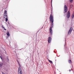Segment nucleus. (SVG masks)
<instances>
[{
    "label": "nucleus",
    "mask_w": 74,
    "mask_h": 74,
    "mask_svg": "<svg viewBox=\"0 0 74 74\" xmlns=\"http://www.w3.org/2000/svg\"><path fill=\"white\" fill-rule=\"evenodd\" d=\"M49 62H50V63H53V62H52V61H51L49 60H48Z\"/></svg>",
    "instance_id": "9d476101"
},
{
    "label": "nucleus",
    "mask_w": 74,
    "mask_h": 74,
    "mask_svg": "<svg viewBox=\"0 0 74 74\" xmlns=\"http://www.w3.org/2000/svg\"><path fill=\"white\" fill-rule=\"evenodd\" d=\"M50 21L52 23V26L53 25V16L52 15V13L51 12V14H50V17H49Z\"/></svg>",
    "instance_id": "f03ea898"
},
{
    "label": "nucleus",
    "mask_w": 74,
    "mask_h": 74,
    "mask_svg": "<svg viewBox=\"0 0 74 74\" xmlns=\"http://www.w3.org/2000/svg\"><path fill=\"white\" fill-rule=\"evenodd\" d=\"M52 40V38L51 37H49L48 38V42L49 43L51 42V40Z\"/></svg>",
    "instance_id": "0eeeda50"
},
{
    "label": "nucleus",
    "mask_w": 74,
    "mask_h": 74,
    "mask_svg": "<svg viewBox=\"0 0 74 74\" xmlns=\"http://www.w3.org/2000/svg\"><path fill=\"white\" fill-rule=\"evenodd\" d=\"M69 71L70 72V71H71V70H70V69L69 70Z\"/></svg>",
    "instance_id": "dca6fc26"
},
{
    "label": "nucleus",
    "mask_w": 74,
    "mask_h": 74,
    "mask_svg": "<svg viewBox=\"0 0 74 74\" xmlns=\"http://www.w3.org/2000/svg\"><path fill=\"white\" fill-rule=\"evenodd\" d=\"M4 30H6V29H4Z\"/></svg>",
    "instance_id": "f3484780"
},
{
    "label": "nucleus",
    "mask_w": 74,
    "mask_h": 74,
    "mask_svg": "<svg viewBox=\"0 0 74 74\" xmlns=\"http://www.w3.org/2000/svg\"><path fill=\"white\" fill-rule=\"evenodd\" d=\"M64 11L65 12H64V13H65L67 12V11L68 9H67V6L66 5H65L64 7Z\"/></svg>",
    "instance_id": "20e7f679"
},
{
    "label": "nucleus",
    "mask_w": 74,
    "mask_h": 74,
    "mask_svg": "<svg viewBox=\"0 0 74 74\" xmlns=\"http://www.w3.org/2000/svg\"><path fill=\"white\" fill-rule=\"evenodd\" d=\"M4 16L5 18L6 22H7L8 21V16L7 15V10H5L4 12Z\"/></svg>",
    "instance_id": "7ed1b4c3"
},
{
    "label": "nucleus",
    "mask_w": 74,
    "mask_h": 74,
    "mask_svg": "<svg viewBox=\"0 0 74 74\" xmlns=\"http://www.w3.org/2000/svg\"><path fill=\"white\" fill-rule=\"evenodd\" d=\"M72 30H73V27H71L70 28L69 31L68 32V34H70L71 33V32H72Z\"/></svg>",
    "instance_id": "39448f33"
},
{
    "label": "nucleus",
    "mask_w": 74,
    "mask_h": 74,
    "mask_svg": "<svg viewBox=\"0 0 74 74\" xmlns=\"http://www.w3.org/2000/svg\"><path fill=\"white\" fill-rule=\"evenodd\" d=\"M17 63L19 66L18 69V74H22V69H21V67H22L21 65L18 61H17Z\"/></svg>",
    "instance_id": "f257e3e1"
},
{
    "label": "nucleus",
    "mask_w": 74,
    "mask_h": 74,
    "mask_svg": "<svg viewBox=\"0 0 74 74\" xmlns=\"http://www.w3.org/2000/svg\"><path fill=\"white\" fill-rule=\"evenodd\" d=\"M70 3H72L73 1V0H69Z\"/></svg>",
    "instance_id": "4468645a"
},
{
    "label": "nucleus",
    "mask_w": 74,
    "mask_h": 74,
    "mask_svg": "<svg viewBox=\"0 0 74 74\" xmlns=\"http://www.w3.org/2000/svg\"><path fill=\"white\" fill-rule=\"evenodd\" d=\"M7 34L8 36H10V33L8 32H7Z\"/></svg>",
    "instance_id": "1a4fd4ad"
},
{
    "label": "nucleus",
    "mask_w": 74,
    "mask_h": 74,
    "mask_svg": "<svg viewBox=\"0 0 74 74\" xmlns=\"http://www.w3.org/2000/svg\"><path fill=\"white\" fill-rule=\"evenodd\" d=\"M70 16V11H68L66 14V17L67 18H69Z\"/></svg>",
    "instance_id": "423d86ee"
},
{
    "label": "nucleus",
    "mask_w": 74,
    "mask_h": 74,
    "mask_svg": "<svg viewBox=\"0 0 74 74\" xmlns=\"http://www.w3.org/2000/svg\"><path fill=\"white\" fill-rule=\"evenodd\" d=\"M0 58H1V59H2V58H1V56H0Z\"/></svg>",
    "instance_id": "2eb2a0df"
},
{
    "label": "nucleus",
    "mask_w": 74,
    "mask_h": 74,
    "mask_svg": "<svg viewBox=\"0 0 74 74\" xmlns=\"http://www.w3.org/2000/svg\"><path fill=\"white\" fill-rule=\"evenodd\" d=\"M69 63H71V60H69Z\"/></svg>",
    "instance_id": "ddd939ff"
},
{
    "label": "nucleus",
    "mask_w": 74,
    "mask_h": 74,
    "mask_svg": "<svg viewBox=\"0 0 74 74\" xmlns=\"http://www.w3.org/2000/svg\"><path fill=\"white\" fill-rule=\"evenodd\" d=\"M72 18H74V14H73L72 15Z\"/></svg>",
    "instance_id": "f8f14e48"
},
{
    "label": "nucleus",
    "mask_w": 74,
    "mask_h": 74,
    "mask_svg": "<svg viewBox=\"0 0 74 74\" xmlns=\"http://www.w3.org/2000/svg\"><path fill=\"white\" fill-rule=\"evenodd\" d=\"M50 32L51 34H52V27H50L49 29Z\"/></svg>",
    "instance_id": "6e6552de"
},
{
    "label": "nucleus",
    "mask_w": 74,
    "mask_h": 74,
    "mask_svg": "<svg viewBox=\"0 0 74 74\" xmlns=\"http://www.w3.org/2000/svg\"><path fill=\"white\" fill-rule=\"evenodd\" d=\"M3 64L2 63H1L0 64V67H2V66H3Z\"/></svg>",
    "instance_id": "9b49d317"
}]
</instances>
